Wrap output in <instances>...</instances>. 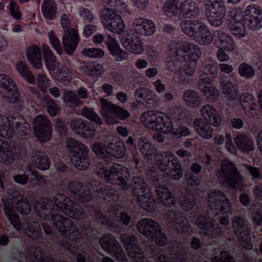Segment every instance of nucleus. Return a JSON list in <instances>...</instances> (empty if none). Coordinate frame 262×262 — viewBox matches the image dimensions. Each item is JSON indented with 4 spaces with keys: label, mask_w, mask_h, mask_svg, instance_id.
<instances>
[{
    "label": "nucleus",
    "mask_w": 262,
    "mask_h": 262,
    "mask_svg": "<svg viewBox=\"0 0 262 262\" xmlns=\"http://www.w3.org/2000/svg\"><path fill=\"white\" fill-rule=\"evenodd\" d=\"M16 68L18 73L27 81L28 82L31 84L35 82L34 76L28 69L25 62L23 61H18L16 65Z\"/></svg>",
    "instance_id": "48"
},
{
    "label": "nucleus",
    "mask_w": 262,
    "mask_h": 262,
    "mask_svg": "<svg viewBox=\"0 0 262 262\" xmlns=\"http://www.w3.org/2000/svg\"><path fill=\"white\" fill-rule=\"evenodd\" d=\"M214 214L222 216L216 219L221 224L227 225L229 224L228 215L232 212V207L229 200L223 192L214 190Z\"/></svg>",
    "instance_id": "12"
},
{
    "label": "nucleus",
    "mask_w": 262,
    "mask_h": 262,
    "mask_svg": "<svg viewBox=\"0 0 262 262\" xmlns=\"http://www.w3.org/2000/svg\"><path fill=\"white\" fill-rule=\"evenodd\" d=\"M133 193L135 196L142 192H145L149 189L146 182L140 176H134L131 181Z\"/></svg>",
    "instance_id": "46"
},
{
    "label": "nucleus",
    "mask_w": 262,
    "mask_h": 262,
    "mask_svg": "<svg viewBox=\"0 0 262 262\" xmlns=\"http://www.w3.org/2000/svg\"><path fill=\"white\" fill-rule=\"evenodd\" d=\"M64 101L70 107H75L82 104V101L76 96L75 93L71 91L65 94Z\"/></svg>",
    "instance_id": "57"
},
{
    "label": "nucleus",
    "mask_w": 262,
    "mask_h": 262,
    "mask_svg": "<svg viewBox=\"0 0 262 262\" xmlns=\"http://www.w3.org/2000/svg\"><path fill=\"white\" fill-rule=\"evenodd\" d=\"M33 129L37 139L41 142H46L50 139L52 130L50 121L42 115L34 119Z\"/></svg>",
    "instance_id": "20"
},
{
    "label": "nucleus",
    "mask_w": 262,
    "mask_h": 262,
    "mask_svg": "<svg viewBox=\"0 0 262 262\" xmlns=\"http://www.w3.org/2000/svg\"><path fill=\"white\" fill-rule=\"evenodd\" d=\"M32 161L34 165L40 170H46L50 167V161L46 154L36 152L33 156Z\"/></svg>",
    "instance_id": "45"
},
{
    "label": "nucleus",
    "mask_w": 262,
    "mask_h": 262,
    "mask_svg": "<svg viewBox=\"0 0 262 262\" xmlns=\"http://www.w3.org/2000/svg\"><path fill=\"white\" fill-rule=\"evenodd\" d=\"M25 152L24 146L16 145L12 148L5 140L0 139V161L5 165H9L16 158H21Z\"/></svg>",
    "instance_id": "17"
},
{
    "label": "nucleus",
    "mask_w": 262,
    "mask_h": 262,
    "mask_svg": "<svg viewBox=\"0 0 262 262\" xmlns=\"http://www.w3.org/2000/svg\"><path fill=\"white\" fill-rule=\"evenodd\" d=\"M226 10L223 0H214V26L222 25L225 20Z\"/></svg>",
    "instance_id": "40"
},
{
    "label": "nucleus",
    "mask_w": 262,
    "mask_h": 262,
    "mask_svg": "<svg viewBox=\"0 0 262 262\" xmlns=\"http://www.w3.org/2000/svg\"><path fill=\"white\" fill-rule=\"evenodd\" d=\"M229 27L233 34L238 38L243 37L246 34L244 21L241 19L229 24Z\"/></svg>",
    "instance_id": "54"
},
{
    "label": "nucleus",
    "mask_w": 262,
    "mask_h": 262,
    "mask_svg": "<svg viewBox=\"0 0 262 262\" xmlns=\"http://www.w3.org/2000/svg\"><path fill=\"white\" fill-rule=\"evenodd\" d=\"M121 41L123 47L132 53L141 54L144 50L142 41L138 34L124 36Z\"/></svg>",
    "instance_id": "26"
},
{
    "label": "nucleus",
    "mask_w": 262,
    "mask_h": 262,
    "mask_svg": "<svg viewBox=\"0 0 262 262\" xmlns=\"http://www.w3.org/2000/svg\"><path fill=\"white\" fill-rule=\"evenodd\" d=\"M180 204L183 209L189 211L193 208L195 204L193 195L190 194L180 199Z\"/></svg>",
    "instance_id": "59"
},
{
    "label": "nucleus",
    "mask_w": 262,
    "mask_h": 262,
    "mask_svg": "<svg viewBox=\"0 0 262 262\" xmlns=\"http://www.w3.org/2000/svg\"><path fill=\"white\" fill-rule=\"evenodd\" d=\"M260 14H262V11L259 7L254 4H251L248 6L245 10V19L256 17V15H259Z\"/></svg>",
    "instance_id": "63"
},
{
    "label": "nucleus",
    "mask_w": 262,
    "mask_h": 262,
    "mask_svg": "<svg viewBox=\"0 0 262 262\" xmlns=\"http://www.w3.org/2000/svg\"><path fill=\"white\" fill-rule=\"evenodd\" d=\"M81 114L82 116L97 125H100L102 123L101 119L93 108L84 106L81 110Z\"/></svg>",
    "instance_id": "51"
},
{
    "label": "nucleus",
    "mask_w": 262,
    "mask_h": 262,
    "mask_svg": "<svg viewBox=\"0 0 262 262\" xmlns=\"http://www.w3.org/2000/svg\"><path fill=\"white\" fill-rule=\"evenodd\" d=\"M10 195L6 201L4 199V212L11 224L18 231L23 230L28 236L33 239L38 238L40 235L39 224L32 216L23 217V222L15 212V209L19 213L25 215L30 213L31 207L30 203L20 193L10 189Z\"/></svg>",
    "instance_id": "5"
},
{
    "label": "nucleus",
    "mask_w": 262,
    "mask_h": 262,
    "mask_svg": "<svg viewBox=\"0 0 262 262\" xmlns=\"http://www.w3.org/2000/svg\"><path fill=\"white\" fill-rule=\"evenodd\" d=\"M168 47L169 48L168 54L169 56L172 57V59L167 61V68L171 71H177V68L179 67V70L174 75V80L177 81L180 83V82L179 81V79L176 78V75L179 72L180 69H182V59L180 56H175L176 54L173 53V52H171L170 50V43L169 44Z\"/></svg>",
    "instance_id": "47"
},
{
    "label": "nucleus",
    "mask_w": 262,
    "mask_h": 262,
    "mask_svg": "<svg viewBox=\"0 0 262 262\" xmlns=\"http://www.w3.org/2000/svg\"><path fill=\"white\" fill-rule=\"evenodd\" d=\"M132 27L136 34L150 36L156 31L155 24L151 20L143 17L136 18L133 22Z\"/></svg>",
    "instance_id": "27"
},
{
    "label": "nucleus",
    "mask_w": 262,
    "mask_h": 262,
    "mask_svg": "<svg viewBox=\"0 0 262 262\" xmlns=\"http://www.w3.org/2000/svg\"><path fill=\"white\" fill-rule=\"evenodd\" d=\"M120 237L129 255L138 262L142 261L144 258L143 253L142 249L137 244L136 236L122 234Z\"/></svg>",
    "instance_id": "24"
},
{
    "label": "nucleus",
    "mask_w": 262,
    "mask_h": 262,
    "mask_svg": "<svg viewBox=\"0 0 262 262\" xmlns=\"http://www.w3.org/2000/svg\"><path fill=\"white\" fill-rule=\"evenodd\" d=\"M221 181L233 188L238 187L242 182L241 177L233 163L228 160L221 163V169L219 172Z\"/></svg>",
    "instance_id": "13"
},
{
    "label": "nucleus",
    "mask_w": 262,
    "mask_h": 262,
    "mask_svg": "<svg viewBox=\"0 0 262 262\" xmlns=\"http://www.w3.org/2000/svg\"><path fill=\"white\" fill-rule=\"evenodd\" d=\"M83 71L87 75L98 77L103 73L102 66L94 62H87L82 67Z\"/></svg>",
    "instance_id": "49"
},
{
    "label": "nucleus",
    "mask_w": 262,
    "mask_h": 262,
    "mask_svg": "<svg viewBox=\"0 0 262 262\" xmlns=\"http://www.w3.org/2000/svg\"><path fill=\"white\" fill-rule=\"evenodd\" d=\"M43 102L47 105L48 113L52 117L55 116L59 111L58 105L56 102L48 97H45Z\"/></svg>",
    "instance_id": "62"
},
{
    "label": "nucleus",
    "mask_w": 262,
    "mask_h": 262,
    "mask_svg": "<svg viewBox=\"0 0 262 262\" xmlns=\"http://www.w3.org/2000/svg\"><path fill=\"white\" fill-rule=\"evenodd\" d=\"M234 142L238 149L244 152H248L254 149L253 141L246 135L241 134L234 139Z\"/></svg>",
    "instance_id": "37"
},
{
    "label": "nucleus",
    "mask_w": 262,
    "mask_h": 262,
    "mask_svg": "<svg viewBox=\"0 0 262 262\" xmlns=\"http://www.w3.org/2000/svg\"><path fill=\"white\" fill-rule=\"evenodd\" d=\"M71 127L83 138H93L95 128L90 123L80 118H73L69 122Z\"/></svg>",
    "instance_id": "25"
},
{
    "label": "nucleus",
    "mask_w": 262,
    "mask_h": 262,
    "mask_svg": "<svg viewBox=\"0 0 262 262\" xmlns=\"http://www.w3.org/2000/svg\"><path fill=\"white\" fill-rule=\"evenodd\" d=\"M203 66L204 67L203 69V73L200 75L198 86L208 101H211L213 100V66L209 63L204 64Z\"/></svg>",
    "instance_id": "22"
},
{
    "label": "nucleus",
    "mask_w": 262,
    "mask_h": 262,
    "mask_svg": "<svg viewBox=\"0 0 262 262\" xmlns=\"http://www.w3.org/2000/svg\"><path fill=\"white\" fill-rule=\"evenodd\" d=\"M67 146L71 152L70 159L73 165L79 170L86 169L90 165L88 148L73 138L67 139Z\"/></svg>",
    "instance_id": "11"
},
{
    "label": "nucleus",
    "mask_w": 262,
    "mask_h": 262,
    "mask_svg": "<svg viewBox=\"0 0 262 262\" xmlns=\"http://www.w3.org/2000/svg\"><path fill=\"white\" fill-rule=\"evenodd\" d=\"M68 187L72 195L81 203L90 201L106 203L110 214L108 216L95 209L94 215L97 224L107 226L112 231L118 232L121 229L120 221L124 225H128L130 222V216L122 210L117 203L118 193L113 186L106 185L92 180L89 181L87 184L78 181L71 182Z\"/></svg>",
    "instance_id": "2"
},
{
    "label": "nucleus",
    "mask_w": 262,
    "mask_h": 262,
    "mask_svg": "<svg viewBox=\"0 0 262 262\" xmlns=\"http://www.w3.org/2000/svg\"><path fill=\"white\" fill-rule=\"evenodd\" d=\"M49 39L53 47L59 55L63 53V50L61 47L59 39L56 36L54 31H51L48 33Z\"/></svg>",
    "instance_id": "58"
},
{
    "label": "nucleus",
    "mask_w": 262,
    "mask_h": 262,
    "mask_svg": "<svg viewBox=\"0 0 262 262\" xmlns=\"http://www.w3.org/2000/svg\"><path fill=\"white\" fill-rule=\"evenodd\" d=\"M202 166L198 163H193L191 166L190 171L186 174V178L189 184L198 186L202 180L201 171Z\"/></svg>",
    "instance_id": "39"
},
{
    "label": "nucleus",
    "mask_w": 262,
    "mask_h": 262,
    "mask_svg": "<svg viewBox=\"0 0 262 262\" xmlns=\"http://www.w3.org/2000/svg\"><path fill=\"white\" fill-rule=\"evenodd\" d=\"M9 13L14 19L19 20L21 19L22 13L19 7L14 1L11 0L8 6Z\"/></svg>",
    "instance_id": "60"
},
{
    "label": "nucleus",
    "mask_w": 262,
    "mask_h": 262,
    "mask_svg": "<svg viewBox=\"0 0 262 262\" xmlns=\"http://www.w3.org/2000/svg\"><path fill=\"white\" fill-rule=\"evenodd\" d=\"M154 225L150 226L148 229L151 235L146 236L149 240L154 241L155 243L161 246L165 245L167 241V237L164 233L161 231V227L159 224L154 220Z\"/></svg>",
    "instance_id": "35"
},
{
    "label": "nucleus",
    "mask_w": 262,
    "mask_h": 262,
    "mask_svg": "<svg viewBox=\"0 0 262 262\" xmlns=\"http://www.w3.org/2000/svg\"><path fill=\"white\" fill-rule=\"evenodd\" d=\"M137 202L143 209L152 212L156 208V202L154 197L150 193L149 189L137 194Z\"/></svg>",
    "instance_id": "34"
},
{
    "label": "nucleus",
    "mask_w": 262,
    "mask_h": 262,
    "mask_svg": "<svg viewBox=\"0 0 262 262\" xmlns=\"http://www.w3.org/2000/svg\"><path fill=\"white\" fill-rule=\"evenodd\" d=\"M182 32L190 37H193L197 42L203 45L211 43L212 37L208 27L201 21L187 19L181 24Z\"/></svg>",
    "instance_id": "10"
},
{
    "label": "nucleus",
    "mask_w": 262,
    "mask_h": 262,
    "mask_svg": "<svg viewBox=\"0 0 262 262\" xmlns=\"http://www.w3.org/2000/svg\"><path fill=\"white\" fill-rule=\"evenodd\" d=\"M27 55L28 60L34 68L39 69L42 67L41 52L37 46H30L27 51Z\"/></svg>",
    "instance_id": "38"
},
{
    "label": "nucleus",
    "mask_w": 262,
    "mask_h": 262,
    "mask_svg": "<svg viewBox=\"0 0 262 262\" xmlns=\"http://www.w3.org/2000/svg\"><path fill=\"white\" fill-rule=\"evenodd\" d=\"M99 243L102 248L108 254L114 256L117 260L120 261L126 260L125 254L121 245L111 234L103 235L99 239Z\"/></svg>",
    "instance_id": "19"
},
{
    "label": "nucleus",
    "mask_w": 262,
    "mask_h": 262,
    "mask_svg": "<svg viewBox=\"0 0 262 262\" xmlns=\"http://www.w3.org/2000/svg\"><path fill=\"white\" fill-rule=\"evenodd\" d=\"M99 103L101 106V114L110 123L116 122L114 116L122 120L129 116V113L126 110L112 103L104 98H101L99 99Z\"/></svg>",
    "instance_id": "14"
},
{
    "label": "nucleus",
    "mask_w": 262,
    "mask_h": 262,
    "mask_svg": "<svg viewBox=\"0 0 262 262\" xmlns=\"http://www.w3.org/2000/svg\"><path fill=\"white\" fill-rule=\"evenodd\" d=\"M155 191L158 199L165 205L171 206L175 203V199L166 185L160 184Z\"/></svg>",
    "instance_id": "36"
},
{
    "label": "nucleus",
    "mask_w": 262,
    "mask_h": 262,
    "mask_svg": "<svg viewBox=\"0 0 262 262\" xmlns=\"http://www.w3.org/2000/svg\"><path fill=\"white\" fill-rule=\"evenodd\" d=\"M138 145L146 159L154 162L158 168L149 167L146 170L147 178L155 182H162L163 177L168 176L177 180L183 176V170L178 159L170 152H158L155 147L145 137L139 139Z\"/></svg>",
    "instance_id": "4"
},
{
    "label": "nucleus",
    "mask_w": 262,
    "mask_h": 262,
    "mask_svg": "<svg viewBox=\"0 0 262 262\" xmlns=\"http://www.w3.org/2000/svg\"><path fill=\"white\" fill-rule=\"evenodd\" d=\"M151 94V91L146 88H140L136 90L135 96L139 101L147 100V104H151L154 107L157 106L158 100L156 97L149 98Z\"/></svg>",
    "instance_id": "44"
},
{
    "label": "nucleus",
    "mask_w": 262,
    "mask_h": 262,
    "mask_svg": "<svg viewBox=\"0 0 262 262\" xmlns=\"http://www.w3.org/2000/svg\"><path fill=\"white\" fill-rule=\"evenodd\" d=\"M64 33L62 36V43L66 52L71 55L77 48L79 41V35L76 30H70Z\"/></svg>",
    "instance_id": "31"
},
{
    "label": "nucleus",
    "mask_w": 262,
    "mask_h": 262,
    "mask_svg": "<svg viewBox=\"0 0 262 262\" xmlns=\"http://www.w3.org/2000/svg\"><path fill=\"white\" fill-rule=\"evenodd\" d=\"M163 10L167 15L171 14L179 17V12L178 11L179 10V5L176 0L167 1L164 4Z\"/></svg>",
    "instance_id": "56"
},
{
    "label": "nucleus",
    "mask_w": 262,
    "mask_h": 262,
    "mask_svg": "<svg viewBox=\"0 0 262 262\" xmlns=\"http://www.w3.org/2000/svg\"><path fill=\"white\" fill-rule=\"evenodd\" d=\"M254 97L250 94L244 93L240 96V103L243 108L245 111L255 110L257 107L254 102Z\"/></svg>",
    "instance_id": "50"
},
{
    "label": "nucleus",
    "mask_w": 262,
    "mask_h": 262,
    "mask_svg": "<svg viewBox=\"0 0 262 262\" xmlns=\"http://www.w3.org/2000/svg\"><path fill=\"white\" fill-rule=\"evenodd\" d=\"M214 44L216 47L221 45L222 48L227 51H232L235 48L234 42L231 37L219 29L214 30Z\"/></svg>",
    "instance_id": "30"
},
{
    "label": "nucleus",
    "mask_w": 262,
    "mask_h": 262,
    "mask_svg": "<svg viewBox=\"0 0 262 262\" xmlns=\"http://www.w3.org/2000/svg\"><path fill=\"white\" fill-rule=\"evenodd\" d=\"M110 140L106 141V147L99 142L93 145V150L99 158L97 174L105 181L107 185H117L123 190H127L130 186L128 183L130 178L128 169L123 165L113 163L111 161L112 158L123 157L126 152L125 147L122 143Z\"/></svg>",
    "instance_id": "3"
},
{
    "label": "nucleus",
    "mask_w": 262,
    "mask_h": 262,
    "mask_svg": "<svg viewBox=\"0 0 262 262\" xmlns=\"http://www.w3.org/2000/svg\"><path fill=\"white\" fill-rule=\"evenodd\" d=\"M103 24L104 27L117 34L121 33L124 30L125 25L120 15L116 13H111L103 19Z\"/></svg>",
    "instance_id": "29"
},
{
    "label": "nucleus",
    "mask_w": 262,
    "mask_h": 262,
    "mask_svg": "<svg viewBox=\"0 0 262 262\" xmlns=\"http://www.w3.org/2000/svg\"><path fill=\"white\" fill-rule=\"evenodd\" d=\"M104 42L111 54L115 57L116 60L121 61L127 57V53L120 48L114 37L109 35H105Z\"/></svg>",
    "instance_id": "33"
},
{
    "label": "nucleus",
    "mask_w": 262,
    "mask_h": 262,
    "mask_svg": "<svg viewBox=\"0 0 262 262\" xmlns=\"http://www.w3.org/2000/svg\"><path fill=\"white\" fill-rule=\"evenodd\" d=\"M238 72L241 77L247 79H252L255 76V69L247 63H242L238 68Z\"/></svg>",
    "instance_id": "53"
},
{
    "label": "nucleus",
    "mask_w": 262,
    "mask_h": 262,
    "mask_svg": "<svg viewBox=\"0 0 262 262\" xmlns=\"http://www.w3.org/2000/svg\"><path fill=\"white\" fill-rule=\"evenodd\" d=\"M15 182L21 185H25L28 182L31 188L36 187L38 185L45 183V177L31 168L27 170L23 174H17L13 177Z\"/></svg>",
    "instance_id": "23"
},
{
    "label": "nucleus",
    "mask_w": 262,
    "mask_h": 262,
    "mask_svg": "<svg viewBox=\"0 0 262 262\" xmlns=\"http://www.w3.org/2000/svg\"><path fill=\"white\" fill-rule=\"evenodd\" d=\"M166 220L168 225L178 233H184L188 230V221L180 211L168 209L166 211Z\"/></svg>",
    "instance_id": "21"
},
{
    "label": "nucleus",
    "mask_w": 262,
    "mask_h": 262,
    "mask_svg": "<svg viewBox=\"0 0 262 262\" xmlns=\"http://www.w3.org/2000/svg\"><path fill=\"white\" fill-rule=\"evenodd\" d=\"M41 9L46 19L53 20L55 17L57 8L54 0H43Z\"/></svg>",
    "instance_id": "41"
},
{
    "label": "nucleus",
    "mask_w": 262,
    "mask_h": 262,
    "mask_svg": "<svg viewBox=\"0 0 262 262\" xmlns=\"http://www.w3.org/2000/svg\"><path fill=\"white\" fill-rule=\"evenodd\" d=\"M43 56L46 66L49 71H54L56 69L55 57L47 45H43Z\"/></svg>",
    "instance_id": "43"
},
{
    "label": "nucleus",
    "mask_w": 262,
    "mask_h": 262,
    "mask_svg": "<svg viewBox=\"0 0 262 262\" xmlns=\"http://www.w3.org/2000/svg\"><path fill=\"white\" fill-rule=\"evenodd\" d=\"M233 227L239 242L243 248L250 250L252 248L251 234L243 217L235 216L232 221Z\"/></svg>",
    "instance_id": "18"
},
{
    "label": "nucleus",
    "mask_w": 262,
    "mask_h": 262,
    "mask_svg": "<svg viewBox=\"0 0 262 262\" xmlns=\"http://www.w3.org/2000/svg\"><path fill=\"white\" fill-rule=\"evenodd\" d=\"M179 17L194 18L199 14L198 5L191 0H186L179 4Z\"/></svg>",
    "instance_id": "32"
},
{
    "label": "nucleus",
    "mask_w": 262,
    "mask_h": 262,
    "mask_svg": "<svg viewBox=\"0 0 262 262\" xmlns=\"http://www.w3.org/2000/svg\"><path fill=\"white\" fill-rule=\"evenodd\" d=\"M82 53L85 56L93 58H100L103 57L104 55V52L102 49L96 48L83 49Z\"/></svg>",
    "instance_id": "61"
},
{
    "label": "nucleus",
    "mask_w": 262,
    "mask_h": 262,
    "mask_svg": "<svg viewBox=\"0 0 262 262\" xmlns=\"http://www.w3.org/2000/svg\"><path fill=\"white\" fill-rule=\"evenodd\" d=\"M30 130V125L19 114L10 118L0 115V136L5 138H11L14 134H27Z\"/></svg>",
    "instance_id": "9"
},
{
    "label": "nucleus",
    "mask_w": 262,
    "mask_h": 262,
    "mask_svg": "<svg viewBox=\"0 0 262 262\" xmlns=\"http://www.w3.org/2000/svg\"><path fill=\"white\" fill-rule=\"evenodd\" d=\"M191 221L193 222L200 229L201 232L206 235H212V220L208 218L205 214L198 213H192L190 216Z\"/></svg>",
    "instance_id": "28"
},
{
    "label": "nucleus",
    "mask_w": 262,
    "mask_h": 262,
    "mask_svg": "<svg viewBox=\"0 0 262 262\" xmlns=\"http://www.w3.org/2000/svg\"><path fill=\"white\" fill-rule=\"evenodd\" d=\"M245 23L252 30L259 29L262 27V14L253 18L245 19Z\"/></svg>",
    "instance_id": "64"
},
{
    "label": "nucleus",
    "mask_w": 262,
    "mask_h": 262,
    "mask_svg": "<svg viewBox=\"0 0 262 262\" xmlns=\"http://www.w3.org/2000/svg\"><path fill=\"white\" fill-rule=\"evenodd\" d=\"M154 220L151 219H142L138 222L137 227L139 232L145 236L151 235V233L148 229L150 226H154Z\"/></svg>",
    "instance_id": "55"
},
{
    "label": "nucleus",
    "mask_w": 262,
    "mask_h": 262,
    "mask_svg": "<svg viewBox=\"0 0 262 262\" xmlns=\"http://www.w3.org/2000/svg\"><path fill=\"white\" fill-rule=\"evenodd\" d=\"M34 209L42 219L52 223L58 231L66 237L61 242L63 248L71 254H76L77 262H99L95 249L86 242L87 237L95 235L97 232L91 225L84 224L81 229L85 236L80 234L72 221L58 213L59 209L64 214L74 219L84 217L82 208L64 194L57 193L49 199L42 198L36 201Z\"/></svg>",
    "instance_id": "1"
},
{
    "label": "nucleus",
    "mask_w": 262,
    "mask_h": 262,
    "mask_svg": "<svg viewBox=\"0 0 262 262\" xmlns=\"http://www.w3.org/2000/svg\"><path fill=\"white\" fill-rule=\"evenodd\" d=\"M168 247V250L159 256L157 262H191L200 261L202 259L201 255L202 244L196 237L192 238L191 242V247L196 250L195 253L190 252L188 248H185L177 241L169 243Z\"/></svg>",
    "instance_id": "8"
},
{
    "label": "nucleus",
    "mask_w": 262,
    "mask_h": 262,
    "mask_svg": "<svg viewBox=\"0 0 262 262\" xmlns=\"http://www.w3.org/2000/svg\"><path fill=\"white\" fill-rule=\"evenodd\" d=\"M183 98L184 102L191 107H198L201 104V97L199 94L193 90H187L184 92Z\"/></svg>",
    "instance_id": "42"
},
{
    "label": "nucleus",
    "mask_w": 262,
    "mask_h": 262,
    "mask_svg": "<svg viewBox=\"0 0 262 262\" xmlns=\"http://www.w3.org/2000/svg\"><path fill=\"white\" fill-rule=\"evenodd\" d=\"M223 92L226 94L229 98L234 100L237 98L238 94L234 88V84L230 80H223L220 83Z\"/></svg>",
    "instance_id": "52"
},
{
    "label": "nucleus",
    "mask_w": 262,
    "mask_h": 262,
    "mask_svg": "<svg viewBox=\"0 0 262 262\" xmlns=\"http://www.w3.org/2000/svg\"><path fill=\"white\" fill-rule=\"evenodd\" d=\"M184 114L179 110L171 111L169 116L162 113L148 111L141 115V122L149 129L164 134H172L178 138L190 134L189 129L180 125L183 123Z\"/></svg>",
    "instance_id": "6"
},
{
    "label": "nucleus",
    "mask_w": 262,
    "mask_h": 262,
    "mask_svg": "<svg viewBox=\"0 0 262 262\" xmlns=\"http://www.w3.org/2000/svg\"><path fill=\"white\" fill-rule=\"evenodd\" d=\"M170 50L175 56H180L182 59V69H180L176 78L181 84L188 83L189 77L194 73L196 61L201 55L200 48L193 42L172 40L170 42Z\"/></svg>",
    "instance_id": "7"
},
{
    "label": "nucleus",
    "mask_w": 262,
    "mask_h": 262,
    "mask_svg": "<svg viewBox=\"0 0 262 262\" xmlns=\"http://www.w3.org/2000/svg\"><path fill=\"white\" fill-rule=\"evenodd\" d=\"M0 88L5 92L4 99L6 101L21 106V101L17 86L9 76L4 74H0Z\"/></svg>",
    "instance_id": "16"
},
{
    "label": "nucleus",
    "mask_w": 262,
    "mask_h": 262,
    "mask_svg": "<svg viewBox=\"0 0 262 262\" xmlns=\"http://www.w3.org/2000/svg\"><path fill=\"white\" fill-rule=\"evenodd\" d=\"M201 113L206 121L200 118L195 119L194 121V127L202 137L208 139L213 135L211 124L209 123L213 114L212 106L210 104L204 105L202 107Z\"/></svg>",
    "instance_id": "15"
}]
</instances>
